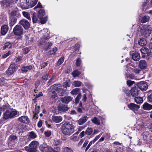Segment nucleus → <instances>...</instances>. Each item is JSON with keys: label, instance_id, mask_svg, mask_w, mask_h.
I'll return each mask as SVG.
<instances>
[{"label": "nucleus", "instance_id": "6ab92c4d", "mask_svg": "<svg viewBox=\"0 0 152 152\" xmlns=\"http://www.w3.org/2000/svg\"><path fill=\"white\" fill-rule=\"evenodd\" d=\"M130 93L132 96L136 97L138 95L139 91L138 89L136 87H133L131 89Z\"/></svg>", "mask_w": 152, "mask_h": 152}, {"label": "nucleus", "instance_id": "c85d7f7f", "mask_svg": "<svg viewBox=\"0 0 152 152\" xmlns=\"http://www.w3.org/2000/svg\"><path fill=\"white\" fill-rule=\"evenodd\" d=\"M38 16H37V13L34 12L32 15V19L33 23H36L38 20Z\"/></svg>", "mask_w": 152, "mask_h": 152}, {"label": "nucleus", "instance_id": "f704fd0d", "mask_svg": "<svg viewBox=\"0 0 152 152\" xmlns=\"http://www.w3.org/2000/svg\"><path fill=\"white\" fill-rule=\"evenodd\" d=\"M91 121L94 124L99 125L100 124V122L99 120L96 117H94V118L91 119Z\"/></svg>", "mask_w": 152, "mask_h": 152}, {"label": "nucleus", "instance_id": "a18cd8bd", "mask_svg": "<svg viewBox=\"0 0 152 152\" xmlns=\"http://www.w3.org/2000/svg\"><path fill=\"white\" fill-rule=\"evenodd\" d=\"M81 93H79L75 99V102L76 104H78L81 99Z\"/></svg>", "mask_w": 152, "mask_h": 152}, {"label": "nucleus", "instance_id": "a878e982", "mask_svg": "<svg viewBox=\"0 0 152 152\" xmlns=\"http://www.w3.org/2000/svg\"><path fill=\"white\" fill-rule=\"evenodd\" d=\"M32 68V66L31 65L27 66H24L22 67L21 70L22 72H26L28 70H31Z\"/></svg>", "mask_w": 152, "mask_h": 152}, {"label": "nucleus", "instance_id": "a19ab883", "mask_svg": "<svg viewBox=\"0 0 152 152\" xmlns=\"http://www.w3.org/2000/svg\"><path fill=\"white\" fill-rule=\"evenodd\" d=\"M11 47L12 45L11 43L9 42H7L4 44L3 48L4 50L7 48H10Z\"/></svg>", "mask_w": 152, "mask_h": 152}, {"label": "nucleus", "instance_id": "2f4dec72", "mask_svg": "<svg viewBox=\"0 0 152 152\" xmlns=\"http://www.w3.org/2000/svg\"><path fill=\"white\" fill-rule=\"evenodd\" d=\"M135 102L137 104H140L142 102L143 99L140 97H136L134 99Z\"/></svg>", "mask_w": 152, "mask_h": 152}, {"label": "nucleus", "instance_id": "69168bd1", "mask_svg": "<svg viewBox=\"0 0 152 152\" xmlns=\"http://www.w3.org/2000/svg\"><path fill=\"white\" fill-rule=\"evenodd\" d=\"M79 45L77 44H75V46L73 48L74 50V51H76L77 50H79Z\"/></svg>", "mask_w": 152, "mask_h": 152}, {"label": "nucleus", "instance_id": "7ed1b4c3", "mask_svg": "<svg viewBox=\"0 0 152 152\" xmlns=\"http://www.w3.org/2000/svg\"><path fill=\"white\" fill-rule=\"evenodd\" d=\"M39 143L36 141H33L28 146L25 147V150L28 152H37L39 146Z\"/></svg>", "mask_w": 152, "mask_h": 152}, {"label": "nucleus", "instance_id": "09e8293b", "mask_svg": "<svg viewBox=\"0 0 152 152\" xmlns=\"http://www.w3.org/2000/svg\"><path fill=\"white\" fill-rule=\"evenodd\" d=\"M137 127L138 130H144V126L142 123H141L139 124H138V126Z\"/></svg>", "mask_w": 152, "mask_h": 152}, {"label": "nucleus", "instance_id": "603ef678", "mask_svg": "<svg viewBox=\"0 0 152 152\" xmlns=\"http://www.w3.org/2000/svg\"><path fill=\"white\" fill-rule=\"evenodd\" d=\"M7 106L6 105H4L1 107L0 108V111H4L5 110H7Z\"/></svg>", "mask_w": 152, "mask_h": 152}, {"label": "nucleus", "instance_id": "bf43d9fd", "mask_svg": "<svg viewBox=\"0 0 152 152\" xmlns=\"http://www.w3.org/2000/svg\"><path fill=\"white\" fill-rule=\"evenodd\" d=\"M17 137L16 136L12 135L10 136L9 137V140L12 141V140H15L17 139Z\"/></svg>", "mask_w": 152, "mask_h": 152}, {"label": "nucleus", "instance_id": "f3484780", "mask_svg": "<svg viewBox=\"0 0 152 152\" xmlns=\"http://www.w3.org/2000/svg\"><path fill=\"white\" fill-rule=\"evenodd\" d=\"M1 34L4 35H5L7 33L9 27L7 25H4L1 26Z\"/></svg>", "mask_w": 152, "mask_h": 152}, {"label": "nucleus", "instance_id": "6e6d98bb", "mask_svg": "<svg viewBox=\"0 0 152 152\" xmlns=\"http://www.w3.org/2000/svg\"><path fill=\"white\" fill-rule=\"evenodd\" d=\"M72 140L74 141H77L79 140V138L75 136H72L71 137Z\"/></svg>", "mask_w": 152, "mask_h": 152}, {"label": "nucleus", "instance_id": "c03bdc74", "mask_svg": "<svg viewBox=\"0 0 152 152\" xmlns=\"http://www.w3.org/2000/svg\"><path fill=\"white\" fill-rule=\"evenodd\" d=\"M102 133L99 134V135L96 136L95 137V138L91 141L90 142L92 144H94L95 142L97 141L100 137L102 135Z\"/></svg>", "mask_w": 152, "mask_h": 152}, {"label": "nucleus", "instance_id": "680f3d73", "mask_svg": "<svg viewBox=\"0 0 152 152\" xmlns=\"http://www.w3.org/2000/svg\"><path fill=\"white\" fill-rule=\"evenodd\" d=\"M81 59L80 58H78L76 62V64L77 66H79L81 63Z\"/></svg>", "mask_w": 152, "mask_h": 152}, {"label": "nucleus", "instance_id": "49530a36", "mask_svg": "<svg viewBox=\"0 0 152 152\" xmlns=\"http://www.w3.org/2000/svg\"><path fill=\"white\" fill-rule=\"evenodd\" d=\"M50 98L52 99L55 98L57 96L56 93L54 91L50 93Z\"/></svg>", "mask_w": 152, "mask_h": 152}, {"label": "nucleus", "instance_id": "423d86ee", "mask_svg": "<svg viewBox=\"0 0 152 152\" xmlns=\"http://www.w3.org/2000/svg\"><path fill=\"white\" fill-rule=\"evenodd\" d=\"M13 31L15 34L20 35L23 33V28L20 25H16L14 28Z\"/></svg>", "mask_w": 152, "mask_h": 152}, {"label": "nucleus", "instance_id": "37998d69", "mask_svg": "<svg viewBox=\"0 0 152 152\" xmlns=\"http://www.w3.org/2000/svg\"><path fill=\"white\" fill-rule=\"evenodd\" d=\"M102 133L99 134V135L96 136L95 137V138L91 141L90 142L92 144H94L95 142L97 141L100 137L102 135Z\"/></svg>", "mask_w": 152, "mask_h": 152}, {"label": "nucleus", "instance_id": "4d7b16f0", "mask_svg": "<svg viewBox=\"0 0 152 152\" xmlns=\"http://www.w3.org/2000/svg\"><path fill=\"white\" fill-rule=\"evenodd\" d=\"M64 150L65 152H73L72 149L67 147L64 148Z\"/></svg>", "mask_w": 152, "mask_h": 152}, {"label": "nucleus", "instance_id": "473e14b6", "mask_svg": "<svg viewBox=\"0 0 152 152\" xmlns=\"http://www.w3.org/2000/svg\"><path fill=\"white\" fill-rule=\"evenodd\" d=\"M80 74L81 72L77 70L74 71L72 73V75L74 77H78Z\"/></svg>", "mask_w": 152, "mask_h": 152}, {"label": "nucleus", "instance_id": "4c0bfd02", "mask_svg": "<svg viewBox=\"0 0 152 152\" xmlns=\"http://www.w3.org/2000/svg\"><path fill=\"white\" fill-rule=\"evenodd\" d=\"M62 143V141L60 140H54L53 145L54 146H57L61 145Z\"/></svg>", "mask_w": 152, "mask_h": 152}, {"label": "nucleus", "instance_id": "ea45409f", "mask_svg": "<svg viewBox=\"0 0 152 152\" xmlns=\"http://www.w3.org/2000/svg\"><path fill=\"white\" fill-rule=\"evenodd\" d=\"M72 85L75 87H79L81 85V82L78 81H76L73 82Z\"/></svg>", "mask_w": 152, "mask_h": 152}, {"label": "nucleus", "instance_id": "e2e57ef3", "mask_svg": "<svg viewBox=\"0 0 152 152\" xmlns=\"http://www.w3.org/2000/svg\"><path fill=\"white\" fill-rule=\"evenodd\" d=\"M29 50L27 48H24L23 49V53L24 54H27L29 51Z\"/></svg>", "mask_w": 152, "mask_h": 152}, {"label": "nucleus", "instance_id": "aec40b11", "mask_svg": "<svg viewBox=\"0 0 152 152\" xmlns=\"http://www.w3.org/2000/svg\"><path fill=\"white\" fill-rule=\"evenodd\" d=\"M19 121L22 122L25 124L28 123L29 122V120L27 116H23L18 118Z\"/></svg>", "mask_w": 152, "mask_h": 152}, {"label": "nucleus", "instance_id": "3c124183", "mask_svg": "<svg viewBox=\"0 0 152 152\" xmlns=\"http://www.w3.org/2000/svg\"><path fill=\"white\" fill-rule=\"evenodd\" d=\"M57 50V48H53V49L50 50L49 51V53H50V54H55V53Z\"/></svg>", "mask_w": 152, "mask_h": 152}, {"label": "nucleus", "instance_id": "f8f14e48", "mask_svg": "<svg viewBox=\"0 0 152 152\" xmlns=\"http://www.w3.org/2000/svg\"><path fill=\"white\" fill-rule=\"evenodd\" d=\"M139 88L142 91H145L148 88V85L146 82L144 81L140 82L137 84Z\"/></svg>", "mask_w": 152, "mask_h": 152}, {"label": "nucleus", "instance_id": "338daca9", "mask_svg": "<svg viewBox=\"0 0 152 152\" xmlns=\"http://www.w3.org/2000/svg\"><path fill=\"white\" fill-rule=\"evenodd\" d=\"M48 78V75L46 74V75H44L42 77V79L45 82L47 80Z\"/></svg>", "mask_w": 152, "mask_h": 152}, {"label": "nucleus", "instance_id": "4be33fe9", "mask_svg": "<svg viewBox=\"0 0 152 152\" xmlns=\"http://www.w3.org/2000/svg\"><path fill=\"white\" fill-rule=\"evenodd\" d=\"M143 108L145 110H150L152 109V105L145 102L143 105Z\"/></svg>", "mask_w": 152, "mask_h": 152}, {"label": "nucleus", "instance_id": "79ce46f5", "mask_svg": "<svg viewBox=\"0 0 152 152\" xmlns=\"http://www.w3.org/2000/svg\"><path fill=\"white\" fill-rule=\"evenodd\" d=\"M58 85H60V84H55L50 87V89L51 90H54V91L55 90L56 91H57L59 88H58Z\"/></svg>", "mask_w": 152, "mask_h": 152}, {"label": "nucleus", "instance_id": "0e129e2a", "mask_svg": "<svg viewBox=\"0 0 152 152\" xmlns=\"http://www.w3.org/2000/svg\"><path fill=\"white\" fill-rule=\"evenodd\" d=\"M17 13V12L15 10L12 11L10 13L11 17H14L16 15Z\"/></svg>", "mask_w": 152, "mask_h": 152}, {"label": "nucleus", "instance_id": "412c9836", "mask_svg": "<svg viewBox=\"0 0 152 152\" xmlns=\"http://www.w3.org/2000/svg\"><path fill=\"white\" fill-rule=\"evenodd\" d=\"M140 58V54L138 53H134L132 56V58L134 61H138Z\"/></svg>", "mask_w": 152, "mask_h": 152}, {"label": "nucleus", "instance_id": "58836bf2", "mask_svg": "<svg viewBox=\"0 0 152 152\" xmlns=\"http://www.w3.org/2000/svg\"><path fill=\"white\" fill-rule=\"evenodd\" d=\"M57 91L58 94L60 96H63L65 94V91L60 88H59Z\"/></svg>", "mask_w": 152, "mask_h": 152}, {"label": "nucleus", "instance_id": "72a5a7b5", "mask_svg": "<svg viewBox=\"0 0 152 152\" xmlns=\"http://www.w3.org/2000/svg\"><path fill=\"white\" fill-rule=\"evenodd\" d=\"M48 30L47 28H44L42 31V33L44 34V37L48 38L49 36V33H48Z\"/></svg>", "mask_w": 152, "mask_h": 152}, {"label": "nucleus", "instance_id": "2eb2a0df", "mask_svg": "<svg viewBox=\"0 0 152 152\" xmlns=\"http://www.w3.org/2000/svg\"><path fill=\"white\" fill-rule=\"evenodd\" d=\"M72 99L70 96H65L61 98L60 100L63 103L67 104L72 101Z\"/></svg>", "mask_w": 152, "mask_h": 152}, {"label": "nucleus", "instance_id": "4468645a", "mask_svg": "<svg viewBox=\"0 0 152 152\" xmlns=\"http://www.w3.org/2000/svg\"><path fill=\"white\" fill-rule=\"evenodd\" d=\"M139 67L141 69H146L148 65L146 62L145 60H141L139 63Z\"/></svg>", "mask_w": 152, "mask_h": 152}, {"label": "nucleus", "instance_id": "9b49d317", "mask_svg": "<svg viewBox=\"0 0 152 152\" xmlns=\"http://www.w3.org/2000/svg\"><path fill=\"white\" fill-rule=\"evenodd\" d=\"M57 108L58 111L61 112H66L69 109L67 105L63 104L58 105Z\"/></svg>", "mask_w": 152, "mask_h": 152}, {"label": "nucleus", "instance_id": "cd10ccee", "mask_svg": "<svg viewBox=\"0 0 152 152\" xmlns=\"http://www.w3.org/2000/svg\"><path fill=\"white\" fill-rule=\"evenodd\" d=\"M138 44L141 46H144L146 44V41L145 39L140 38L138 41Z\"/></svg>", "mask_w": 152, "mask_h": 152}, {"label": "nucleus", "instance_id": "774afa93", "mask_svg": "<svg viewBox=\"0 0 152 152\" xmlns=\"http://www.w3.org/2000/svg\"><path fill=\"white\" fill-rule=\"evenodd\" d=\"M134 83V81H132L130 80H128L127 81V84L129 86H131Z\"/></svg>", "mask_w": 152, "mask_h": 152}, {"label": "nucleus", "instance_id": "5fc2aeb1", "mask_svg": "<svg viewBox=\"0 0 152 152\" xmlns=\"http://www.w3.org/2000/svg\"><path fill=\"white\" fill-rule=\"evenodd\" d=\"M40 107L39 106H36L35 108V110L34 111V113H36L37 114H38L39 112Z\"/></svg>", "mask_w": 152, "mask_h": 152}, {"label": "nucleus", "instance_id": "e433bc0d", "mask_svg": "<svg viewBox=\"0 0 152 152\" xmlns=\"http://www.w3.org/2000/svg\"><path fill=\"white\" fill-rule=\"evenodd\" d=\"M140 50L142 54H146L148 53V49L146 48L142 47L140 49Z\"/></svg>", "mask_w": 152, "mask_h": 152}, {"label": "nucleus", "instance_id": "8fccbe9b", "mask_svg": "<svg viewBox=\"0 0 152 152\" xmlns=\"http://www.w3.org/2000/svg\"><path fill=\"white\" fill-rule=\"evenodd\" d=\"M40 20V22L42 24H44L47 20V18L46 17H42L41 19H39Z\"/></svg>", "mask_w": 152, "mask_h": 152}, {"label": "nucleus", "instance_id": "393cba45", "mask_svg": "<svg viewBox=\"0 0 152 152\" xmlns=\"http://www.w3.org/2000/svg\"><path fill=\"white\" fill-rule=\"evenodd\" d=\"M88 118L87 116H84L80 118L78 121V123L79 125H82L85 123L87 121Z\"/></svg>", "mask_w": 152, "mask_h": 152}, {"label": "nucleus", "instance_id": "052dcab7", "mask_svg": "<svg viewBox=\"0 0 152 152\" xmlns=\"http://www.w3.org/2000/svg\"><path fill=\"white\" fill-rule=\"evenodd\" d=\"M52 43L51 42H48L47 44V46H46L45 48V50H47L50 48V47L52 45Z\"/></svg>", "mask_w": 152, "mask_h": 152}, {"label": "nucleus", "instance_id": "b1692460", "mask_svg": "<svg viewBox=\"0 0 152 152\" xmlns=\"http://www.w3.org/2000/svg\"><path fill=\"white\" fill-rule=\"evenodd\" d=\"M150 19V17L148 15H145L142 17L140 19L141 23H145L148 22Z\"/></svg>", "mask_w": 152, "mask_h": 152}, {"label": "nucleus", "instance_id": "a211bd4d", "mask_svg": "<svg viewBox=\"0 0 152 152\" xmlns=\"http://www.w3.org/2000/svg\"><path fill=\"white\" fill-rule=\"evenodd\" d=\"M52 121L56 123L61 122L62 120V117L60 116H53L51 117Z\"/></svg>", "mask_w": 152, "mask_h": 152}, {"label": "nucleus", "instance_id": "7c9ffc66", "mask_svg": "<svg viewBox=\"0 0 152 152\" xmlns=\"http://www.w3.org/2000/svg\"><path fill=\"white\" fill-rule=\"evenodd\" d=\"M28 137L29 138L34 139L37 137V135L34 132L31 131L29 132Z\"/></svg>", "mask_w": 152, "mask_h": 152}, {"label": "nucleus", "instance_id": "f257e3e1", "mask_svg": "<svg viewBox=\"0 0 152 152\" xmlns=\"http://www.w3.org/2000/svg\"><path fill=\"white\" fill-rule=\"evenodd\" d=\"M61 127L62 132L65 135L69 136L73 132V129L72 124L65 123L62 125Z\"/></svg>", "mask_w": 152, "mask_h": 152}, {"label": "nucleus", "instance_id": "0eeeda50", "mask_svg": "<svg viewBox=\"0 0 152 152\" xmlns=\"http://www.w3.org/2000/svg\"><path fill=\"white\" fill-rule=\"evenodd\" d=\"M18 69L17 65L14 64H11L9 66L7 71V73L8 75H12Z\"/></svg>", "mask_w": 152, "mask_h": 152}, {"label": "nucleus", "instance_id": "c9c22d12", "mask_svg": "<svg viewBox=\"0 0 152 152\" xmlns=\"http://www.w3.org/2000/svg\"><path fill=\"white\" fill-rule=\"evenodd\" d=\"M22 14L24 17H26L29 20H31V19L30 17V14L29 13L26 12H23Z\"/></svg>", "mask_w": 152, "mask_h": 152}, {"label": "nucleus", "instance_id": "dca6fc26", "mask_svg": "<svg viewBox=\"0 0 152 152\" xmlns=\"http://www.w3.org/2000/svg\"><path fill=\"white\" fill-rule=\"evenodd\" d=\"M38 0H26V4L28 6V7H32L37 4Z\"/></svg>", "mask_w": 152, "mask_h": 152}, {"label": "nucleus", "instance_id": "bb28decb", "mask_svg": "<svg viewBox=\"0 0 152 152\" xmlns=\"http://www.w3.org/2000/svg\"><path fill=\"white\" fill-rule=\"evenodd\" d=\"M45 14V12L43 9L39 10L38 12V18L39 19H41Z\"/></svg>", "mask_w": 152, "mask_h": 152}, {"label": "nucleus", "instance_id": "864d4df0", "mask_svg": "<svg viewBox=\"0 0 152 152\" xmlns=\"http://www.w3.org/2000/svg\"><path fill=\"white\" fill-rule=\"evenodd\" d=\"M64 60V58L63 57H61L60 59L57 62V65H60L63 62Z\"/></svg>", "mask_w": 152, "mask_h": 152}, {"label": "nucleus", "instance_id": "13d9d810", "mask_svg": "<svg viewBox=\"0 0 152 152\" xmlns=\"http://www.w3.org/2000/svg\"><path fill=\"white\" fill-rule=\"evenodd\" d=\"M132 71L133 72L135 73V74H137L139 73L141 71L139 69L135 68L132 69Z\"/></svg>", "mask_w": 152, "mask_h": 152}, {"label": "nucleus", "instance_id": "6e6552de", "mask_svg": "<svg viewBox=\"0 0 152 152\" xmlns=\"http://www.w3.org/2000/svg\"><path fill=\"white\" fill-rule=\"evenodd\" d=\"M39 149L43 152H48L53 151L51 147L45 144L41 145L39 146Z\"/></svg>", "mask_w": 152, "mask_h": 152}, {"label": "nucleus", "instance_id": "1a4fd4ad", "mask_svg": "<svg viewBox=\"0 0 152 152\" xmlns=\"http://www.w3.org/2000/svg\"><path fill=\"white\" fill-rule=\"evenodd\" d=\"M93 130L90 127H88L86 130L85 131H82L79 134V136L80 138L83 137L85 135H90L92 134Z\"/></svg>", "mask_w": 152, "mask_h": 152}, {"label": "nucleus", "instance_id": "39448f33", "mask_svg": "<svg viewBox=\"0 0 152 152\" xmlns=\"http://www.w3.org/2000/svg\"><path fill=\"white\" fill-rule=\"evenodd\" d=\"M18 0H3L1 4L4 7H7L17 3Z\"/></svg>", "mask_w": 152, "mask_h": 152}, {"label": "nucleus", "instance_id": "de8ad7c7", "mask_svg": "<svg viewBox=\"0 0 152 152\" xmlns=\"http://www.w3.org/2000/svg\"><path fill=\"white\" fill-rule=\"evenodd\" d=\"M47 39H48L49 38L48 37H44L43 38H42L40 41V44L42 45H43L45 44L46 42V40Z\"/></svg>", "mask_w": 152, "mask_h": 152}, {"label": "nucleus", "instance_id": "20e7f679", "mask_svg": "<svg viewBox=\"0 0 152 152\" xmlns=\"http://www.w3.org/2000/svg\"><path fill=\"white\" fill-rule=\"evenodd\" d=\"M19 113V112L15 110L11 111H7L4 114L3 118L5 120L9 118H13L15 117Z\"/></svg>", "mask_w": 152, "mask_h": 152}, {"label": "nucleus", "instance_id": "5701e85b", "mask_svg": "<svg viewBox=\"0 0 152 152\" xmlns=\"http://www.w3.org/2000/svg\"><path fill=\"white\" fill-rule=\"evenodd\" d=\"M17 19L14 17H10L9 25L10 26H12L16 23Z\"/></svg>", "mask_w": 152, "mask_h": 152}, {"label": "nucleus", "instance_id": "f03ea898", "mask_svg": "<svg viewBox=\"0 0 152 152\" xmlns=\"http://www.w3.org/2000/svg\"><path fill=\"white\" fill-rule=\"evenodd\" d=\"M152 29L150 26L145 25L141 27H139L137 30L142 35L147 37L150 35Z\"/></svg>", "mask_w": 152, "mask_h": 152}, {"label": "nucleus", "instance_id": "9d476101", "mask_svg": "<svg viewBox=\"0 0 152 152\" xmlns=\"http://www.w3.org/2000/svg\"><path fill=\"white\" fill-rule=\"evenodd\" d=\"M20 25H22L25 29H28L30 26V24L28 21L26 19L20 20L19 23Z\"/></svg>", "mask_w": 152, "mask_h": 152}, {"label": "nucleus", "instance_id": "ddd939ff", "mask_svg": "<svg viewBox=\"0 0 152 152\" xmlns=\"http://www.w3.org/2000/svg\"><path fill=\"white\" fill-rule=\"evenodd\" d=\"M128 107L133 111H137L140 108V106L133 103H130L127 105Z\"/></svg>", "mask_w": 152, "mask_h": 152}, {"label": "nucleus", "instance_id": "c756f323", "mask_svg": "<svg viewBox=\"0 0 152 152\" xmlns=\"http://www.w3.org/2000/svg\"><path fill=\"white\" fill-rule=\"evenodd\" d=\"M80 89L79 88H75L73 89L71 92V93L73 95H76L78 94H79L80 92Z\"/></svg>", "mask_w": 152, "mask_h": 152}]
</instances>
